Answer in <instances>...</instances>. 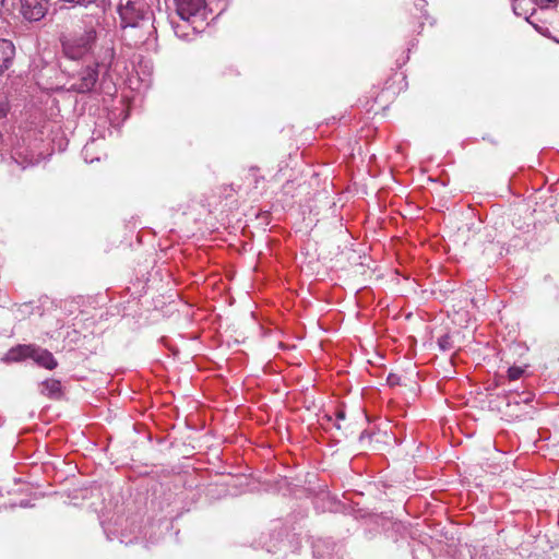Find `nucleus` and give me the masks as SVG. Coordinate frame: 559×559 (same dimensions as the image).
<instances>
[{
	"mask_svg": "<svg viewBox=\"0 0 559 559\" xmlns=\"http://www.w3.org/2000/svg\"><path fill=\"white\" fill-rule=\"evenodd\" d=\"M334 426H335L337 429H340V428H341L340 424H334Z\"/></svg>",
	"mask_w": 559,
	"mask_h": 559,
	"instance_id": "412c9836",
	"label": "nucleus"
},
{
	"mask_svg": "<svg viewBox=\"0 0 559 559\" xmlns=\"http://www.w3.org/2000/svg\"><path fill=\"white\" fill-rule=\"evenodd\" d=\"M9 104L5 99H0V121L7 117Z\"/></svg>",
	"mask_w": 559,
	"mask_h": 559,
	"instance_id": "4468645a",
	"label": "nucleus"
},
{
	"mask_svg": "<svg viewBox=\"0 0 559 559\" xmlns=\"http://www.w3.org/2000/svg\"><path fill=\"white\" fill-rule=\"evenodd\" d=\"M29 358L48 370H52L58 366L57 360L49 350L35 345H33V352L31 353Z\"/></svg>",
	"mask_w": 559,
	"mask_h": 559,
	"instance_id": "1a4fd4ad",
	"label": "nucleus"
},
{
	"mask_svg": "<svg viewBox=\"0 0 559 559\" xmlns=\"http://www.w3.org/2000/svg\"><path fill=\"white\" fill-rule=\"evenodd\" d=\"M33 352V345H17L12 347L4 356V361H20L25 358H29L31 353Z\"/></svg>",
	"mask_w": 559,
	"mask_h": 559,
	"instance_id": "9d476101",
	"label": "nucleus"
},
{
	"mask_svg": "<svg viewBox=\"0 0 559 559\" xmlns=\"http://www.w3.org/2000/svg\"><path fill=\"white\" fill-rule=\"evenodd\" d=\"M21 13L28 21H39L48 9L49 0H20Z\"/></svg>",
	"mask_w": 559,
	"mask_h": 559,
	"instance_id": "423d86ee",
	"label": "nucleus"
},
{
	"mask_svg": "<svg viewBox=\"0 0 559 559\" xmlns=\"http://www.w3.org/2000/svg\"><path fill=\"white\" fill-rule=\"evenodd\" d=\"M118 12L122 28L153 17V11L145 0H120Z\"/></svg>",
	"mask_w": 559,
	"mask_h": 559,
	"instance_id": "20e7f679",
	"label": "nucleus"
},
{
	"mask_svg": "<svg viewBox=\"0 0 559 559\" xmlns=\"http://www.w3.org/2000/svg\"><path fill=\"white\" fill-rule=\"evenodd\" d=\"M523 401H524L525 403H528V402L531 401V397H528V396H527V397H525Z\"/></svg>",
	"mask_w": 559,
	"mask_h": 559,
	"instance_id": "6ab92c4d",
	"label": "nucleus"
},
{
	"mask_svg": "<svg viewBox=\"0 0 559 559\" xmlns=\"http://www.w3.org/2000/svg\"><path fill=\"white\" fill-rule=\"evenodd\" d=\"M12 162L21 169L34 166L43 158V153L38 150V143L19 144L13 148Z\"/></svg>",
	"mask_w": 559,
	"mask_h": 559,
	"instance_id": "39448f33",
	"label": "nucleus"
},
{
	"mask_svg": "<svg viewBox=\"0 0 559 559\" xmlns=\"http://www.w3.org/2000/svg\"><path fill=\"white\" fill-rule=\"evenodd\" d=\"M15 56V47L9 39H0V75L12 64Z\"/></svg>",
	"mask_w": 559,
	"mask_h": 559,
	"instance_id": "6e6552de",
	"label": "nucleus"
},
{
	"mask_svg": "<svg viewBox=\"0 0 559 559\" xmlns=\"http://www.w3.org/2000/svg\"><path fill=\"white\" fill-rule=\"evenodd\" d=\"M345 418V413L343 411H337L336 413V419L341 420Z\"/></svg>",
	"mask_w": 559,
	"mask_h": 559,
	"instance_id": "f3484780",
	"label": "nucleus"
},
{
	"mask_svg": "<svg viewBox=\"0 0 559 559\" xmlns=\"http://www.w3.org/2000/svg\"><path fill=\"white\" fill-rule=\"evenodd\" d=\"M62 53L69 60H81L94 57L97 52L94 51L96 47V31L93 27L85 29L81 34L71 36H63L61 38Z\"/></svg>",
	"mask_w": 559,
	"mask_h": 559,
	"instance_id": "f03ea898",
	"label": "nucleus"
},
{
	"mask_svg": "<svg viewBox=\"0 0 559 559\" xmlns=\"http://www.w3.org/2000/svg\"><path fill=\"white\" fill-rule=\"evenodd\" d=\"M515 14H519L516 7L513 8Z\"/></svg>",
	"mask_w": 559,
	"mask_h": 559,
	"instance_id": "aec40b11",
	"label": "nucleus"
},
{
	"mask_svg": "<svg viewBox=\"0 0 559 559\" xmlns=\"http://www.w3.org/2000/svg\"><path fill=\"white\" fill-rule=\"evenodd\" d=\"M177 5V14L185 22H189L191 17L202 14L205 10L204 0H175Z\"/></svg>",
	"mask_w": 559,
	"mask_h": 559,
	"instance_id": "0eeeda50",
	"label": "nucleus"
},
{
	"mask_svg": "<svg viewBox=\"0 0 559 559\" xmlns=\"http://www.w3.org/2000/svg\"><path fill=\"white\" fill-rule=\"evenodd\" d=\"M524 370L523 368L521 367H516V366H513V367H510L509 370H508V377L510 380H518L522 377Z\"/></svg>",
	"mask_w": 559,
	"mask_h": 559,
	"instance_id": "f8f14e48",
	"label": "nucleus"
},
{
	"mask_svg": "<svg viewBox=\"0 0 559 559\" xmlns=\"http://www.w3.org/2000/svg\"><path fill=\"white\" fill-rule=\"evenodd\" d=\"M123 39L133 47L146 46L151 48L156 40V28L152 19H144L143 22L134 23L122 28Z\"/></svg>",
	"mask_w": 559,
	"mask_h": 559,
	"instance_id": "7ed1b4c3",
	"label": "nucleus"
},
{
	"mask_svg": "<svg viewBox=\"0 0 559 559\" xmlns=\"http://www.w3.org/2000/svg\"><path fill=\"white\" fill-rule=\"evenodd\" d=\"M386 381L390 386H395L400 384L401 378L397 374L390 373Z\"/></svg>",
	"mask_w": 559,
	"mask_h": 559,
	"instance_id": "dca6fc26",
	"label": "nucleus"
},
{
	"mask_svg": "<svg viewBox=\"0 0 559 559\" xmlns=\"http://www.w3.org/2000/svg\"><path fill=\"white\" fill-rule=\"evenodd\" d=\"M179 25L175 26V33L178 35V36H183V34H180L179 33Z\"/></svg>",
	"mask_w": 559,
	"mask_h": 559,
	"instance_id": "a211bd4d",
	"label": "nucleus"
},
{
	"mask_svg": "<svg viewBox=\"0 0 559 559\" xmlns=\"http://www.w3.org/2000/svg\"><path fill=\"white\" fill-rule=\"evenodd\" d=\"M115 57L112 47H102L84 68L73 73L69 79V90L76 93L91 92L98 80V68H108Z\"/></svg>",
	"mask_w": 559,
	"mask_h": 559,
	"instance_id": "f257e3e1",
	"label": "nucleus"
},
{
	"mask_svg": "<svg viewBox=\"0 0 559 559\" xmlns=\"http://www.w3.org/2000/svg\"><path fill=\"white\" fill-rule=\"evenodd\" d=\"M61 382L56 379H49L41 383V393L52 397L58 399L61 396Z\"/></svg>",
	"mask_w": 559,
	"mask_h": 559,
	"instance_id": "9b49d317",
	"label": "nucleus"
},
{
	"mask_svg": "<svg viewBox=\"0 0 559 559\" xmlns=\"http://www.w3.org/2000/svg\"><path fill=\"white\" fill-rule=\"evenodd\" d=\"M439 347L442 350H450L452 348V341L449 335H443L438 341Z\"/></svg>",
	"mask_w": 559,
	"mask_h": 559,
	"instance_id": "ddd939ff",
	"label": "nucleus"
},
{
	"mask_svg": "<svg viewBox=\"0 0 559 559\" xmlns=\"http://www.w3.org/2000/svg\"><path fill=\"white\" fill-rule=\"evenodd\" d=\"M4 3V0H0V7H2Z\"/></svg>",
	"mask_w": 559,
	"mask_h": 559,
	"instance_id": "4be33fe9",
	"label": "nucleus"
},
{
	"mask_svg": "<svg viewBox=\"0 0 559 559\" xmlns=\"http://www.w3.org/2000/svg\"><path fill=\"white\" fill-rule=\"evenodd\" d=\"M534 4L538 5L539 8H548L551 4H557L558 0H533Z\"/></svg>",
	"mask_w": 559,
	"mask_h": 559,
	"instance_id": "2eb2a0df",
	"label": "nucleus"
}]
</instances>
